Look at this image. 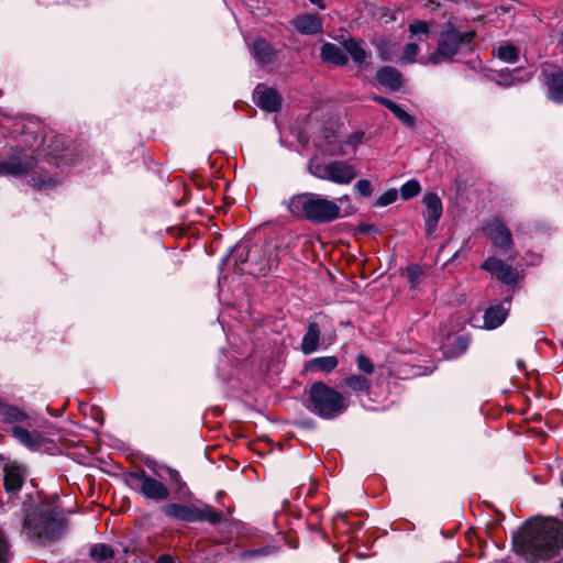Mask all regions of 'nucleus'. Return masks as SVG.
Masks as SVG:
<instances>
[{
  "label": "nucleus",
  "mask_w": 563,
  "mask_h": 563,
  "mask_svg": "<svg viewBox=\"0 0 563 563\" xmlns=\"http://www.w3.org/2000/svg\"><path fill=\"white\" fill-rule=\"evenodd\" d=\"M514 547L528 563L550 560L563 548V522L555 519L528 522L514 539Z\"/></svg>",
  "instance_id": "1"
},
{
  "label": "nucleus",
  "mask_w": 563,
  "mask_h": 563,
  "mask_svg": "<svg viewBox=\"0 0 563 563\" xmlns=\"http://www.w3.org/2000/svg\"><path fill=\"white\" fill-rule=\"evenodd\" d=\"M288 210L295 217L314 223H328L341 217V208L335 200L311 192L291 197L288 202Z\"/></svg>",
  "instance_id": "2"
},
{
  "label": "nucleus",
  "mask_w": 563,
  "mask_h": 563,
  "mask_svg": "<svg viewBox=\"0 0 563 563\" xmlns=\"http://www.w3.org/2000/svg\"><path fill=\"white\" fill-rule=\"evenodd\" d=\"M474 32H460L449 24L438 40L437 48L426 58H421V64H442L451 60L455 55L466 54L472 51Z\"/></svg>",
  "instance_id": "3"
},
{
  "label": "nucleus",
  "mask_w": 563,
  "mask_h": 563,
  "mask_svg": "<svg viewBox=\"0 0 563 563\" xmlns=\"http://www.w3.org/2000/svg\"><path fill=\"white\" fill-rule=\"evenodd\" d=\"M308 398L309 402L307 408L309 411L322 419H334L342 415L347 408L345 397L322 382H317L311 385Z\"/></svg>",
  "instance_id": "4"
},
{
  "label": "nucleus",
  "mask_w": 563,
  "mask_h": 563,
  "mask_svg": "<svg viewBox=\"0 0 563 563\" xmlns=\"http://www.w3.org/2000/svg\"><path fill=\"white\" fill-rule=\"evenodd\" d=\"M308 170L319 179L329 180L338 185H349L357 176L355 166L345 161L321 163L319 161L311 159L308 165Z\"/></svg>",
  "instance_id": "5"
},
{
  "label": "nucleus",
  "mask_w": 563,
  "mask_h": 563,
  "mask_svg": "<svg viewBox=\"0 0 563 563\" xmlns=\"http://www.w3.org/2000/svg\"><path fill=\"white\" fill-rule=\"evenodd\" d=\"M62 529V521L52 512L34 511L27 515L24 521V530L29 538L40 541L57 538Z\"/></svg>",
  "instance_id": "6"
},
{
  "label": "nucleus",
  "mask_w": 563,
  "mask_h": 563,
  "mask_svg": "<svg viewBox=\"0 0 563 563\" xmlns=\"http://www.w3.org/2000/svg\"><path fill=\"white\" fill-rule=\"evenodd\" d=\"M162 510L167 517L179 519L186 522L206 520L211 525H218L223 519L220 512L208 505L196 507L180 504H167L162 508Z\"/></svg>",
  "instance_id": "7"
},
{
  "label": "nucleus",
  "mask_w": 563,
  "mask_h": 563,
  "mask_svg": "<svg viewBox=\"0 0 563 563\" xmlns=\"http://www.w3.org/2000/svg\"><path fill=\"white\" fill-rule=\"evenodd\" d=\"M131 478L135 481L139 493L147 499L163 501L169 497L167 486L163 482L150 476L145 471L132 473Z\"/></svg>",
  "instance_id": "8"
},
{
  "label": "nucleus",
  "mask_w": 563,
  "mask_h": 563,
  "mask_svg": "<svg viewBox=\"0 0 563 563\" xmlns=\"http://www.w3.org/2000/svg\"><path fill=\"white\" fill-rule=\"evenodd\" d=\"M422 202L426 207L423 211L424 228L427 235L431 236L443 213V205L440 197L434 192H428L423 196Z\"/></svg>",
  "instance_id": "9"
},
{
  "label": "nucleus",
  "mask_w": 563,
  "mask_h": 563,
  "mask_svg": "<svg viewBox=\"0 0 563 563\" xmlns=\"http://www.w3.org/2000/svg\"><path fill=\"white\" fill-rule=\"evenodd\" d=\"M290 24L296 32L303 35H316L323 30L322 19L316 13L298 14L290 21Z\"/></svg>",
  "instance_id": "10"
},
{
  "label": "nucleus",
  "mask_w": 563,
  "mask_h": 563,
  "mask_svg": "<svg viewBox=\"0 0 563 563\" xmlns=\"http://www.w3.org/2000/svg\"><path fill=\"white\" fill-rule=\"evenodd\" d=\"M482 268L490 272L505 284H515L518 280V272L501 260L489 257L483 263Z\"/></svg>",
  "instance_id": "11"
},
{
  "label": "nucleus",
  "mask_w": 563,
  "mask_h": 563,
  "mask_svg": "<svg viewBox=\"0 0 563 563\" xmlns=\"http://www.w3.org/2000/svg\"><path fill=\"white\" fill-rule=\"evenodd\" d=\"M486 234L493 243L503 250H508L512 245V238L509 229L499 220H492L485 227Z\"/></svg>",
  "instance_id": "12"
},
{
  "label": "nucleus",
  "mask_w": 563,
  "mask_h": 563,
  "mask_svg": "<svg viewBox=\"0 0 563 563\" xmlns=\"http://www.w3.org/2000/svg\"><path fill=\"white\" fill-rule=\"evenodd\" d=\"M36 162L32 156H12L5 162H0V176L21 175L35 166Z\"/></svg>",
  "instance_id": "13"
},
{
  "label": "nucleus",
  "mask_w": 563,
  "mask_h": 563,
  "mask_svg": "<svg viewBox=\"0 0 563 563\" xmlns=\"http://www.w3.org/2000/svg\"><path fill=\"white\" fill-rule=\"evenodd\" d=\"M510 299L507 298L504 302L495 305L486 309L484 313V325L486 329L493 330L501 325L509 312Z\"/></svg>",
  "instance_id": "14"
},
{
  "label": "nucleus",
  "mask_w": 563,
  "mask_h": 563,
  "mask_svg": "<svg viewBox=\"0 0 563 563\" xmlns=\"http://www.w3.org/2000/svg\"><path fill=\"white\" fill-rule=\"evenodd\" d=\"M376 80L379 85L391 91H398L402 88L404 78L401 73L391 66H385L377 70Z\"/></svg>",
  "instance_id": "15"
},
{
  "label": "nucleus",
  "mask_w": 563,
  "mask_h": 563,
  "mask_svg": "<svg viewBox=\"0 0 563 563\" xmlns=\"http://www.w3.org/2000/svg\"><path fill=\"white\" fill-rule=\"evenodd\" d=\"M12 431L14 438L29 450L37 451L46 444V438L37 431L30 432L23 427H14Z\"/></svg>",
  "instance_id": "16"
},
{
  "label": "nucleus",
  "mask_w": 563,
  "mask_h": 563,
  "mask_svg": "<svg viewBox=\"0 0 563 563\" xmlns=\"http://www.w3.org/2000/svg\"><path fill=\"white\" fill-rule=\"evenodd\" d=\"M251 53L256 63L260 65L273 63L277 57V52L267 41L263 38H257L254 41Z\"/></svg>",
  "instance_id": "17"
},
{
  "label": "nucleus",
  "mask_w": 563,
  "mask_h": 563,
  "mask_svg": "<svg viewBox=\"0 0 563 563\" xmlns=\"http://www.w3.org/2000/svg\"><path fill=\"white\" fill-rule=\"evenodd\" d=\"M24 475V470L21 466L8 465L4 471L5 490L9 493L19 490L22 487Z\"/></svg>",
  "instance_id": "18"
},
{
  "label": "nucleus",
  "mask_w": 563,
  "mask_h": 563,
  "mask_svg": "<svg viewBox=\"0 0 563 563\" xmlns=\"http://www.w3.org/2000/svg\"><path fill=\"white\" fill-rule=\"evenodd\" d=\"M255 95L257 98V104L262 109L275 112L280 107V100L278 97V93L273 89H261V87H257L255 90Z\"/></svg>",
  "instance_id": "19"
},
{
  "label": "nucleus",
  "mask_w": 563,
  "mask_h": 563,
  "mask_svg": "<svg viewBox=\"0 0 563 563\" xmlns=\"http://www.w3.org/2000/svg\"><path fill=\"white\" fill-rule=\"evenodd\" d=\"M320 327L316 322H310L307 329L306 334L302 338L301 341V352L305 355L312 354L316 352L319 347V341H320Z\"/></svg>",
  "instance_id": "20"
},
{
  "label": "nucleus",
  "mask_w": 563,
  "mask_h": 563,
  "mask_svg": "<svg viewBox=\"0 0 563 563\" xmlns=\"http://www.w3.org/2000/svg\"><path fill=\"white\" fill-rule=\"evenodd\" d=\"M373 99L376 102L388 108L393 112V114L405 125H407L409 128L415 126V123H416L415 117L409 114L407 111H405L399 104L395 103L394 101H391L385 97H380V96H375V97H373Z\"/></svg>",
  "instance_id": "21"
},
{
  "label": "nucleus",
  "mask_w": 563,
  "mask_h": 563,
  "mask_svg": "<svg viewBox=\"0 0 563 563\" xmlns=\"http://www.w3.org/2000/svg\"><path fill=\"white\" fill-rule=\"evenodd\" d=\"M545 82L548 86L549 98L558 103L563 102V71L558 70L547 75Z\"/></svg>",
  "instance_id": "22"
},
{
  "label": "nucleus",
  "mask_w": 563,
  "mask_h": 563,
  "mask_svg": "<svg viewBox=\"0 0 563 563\" xmlns=\"http://www.w3.org/2000/svg\"><path fill=\"white\" fill-rule=\"evenodd\" d=\"M339 361L336 356H321L307 362L305 365L306 372L316 373L323 372L330 373L338 367Z\"/></svg>",
  "instance_id": "23"
},
{
  "label": "nucleus",
  "mask_w": 563,
  "mask_h": 563,
  "mask_svg": "<svg viewBox=\"0 0 563 563\" xmlns=\"http://www.w3.org/2000/svg\"><path fill=\"white\" fill-rule=\"evenodd\" d=\"M320 54L323 60L338 66H343L347 62V57L344 54V51L340 46L332 43L323 44Z\"/></svg>",
  "instance_id": "24"
},
{
  "label": "nucleus",
  "mask_w": 563,
  "mask_h": 563,
  "mask_svg": "<svg viewBox=\"0 0 563 563\" xmlns=\"http://www.w3.org/2000/svg\"><path fill=\"white\" fill-rule=\"evenodd\" d=\"M344 49L356 64H362L368 57L366 51L353 38L344 42Z\"/></svg>",
  "instance_id": "25"
},
{
  "label": "nucleus",
  "mask_w": 563,
  "mask_h": 563,
  "mask_svg": "<svg viewBox=\"0 0 563 563\" xmlns=\"http://www.w3.org/2000/svg\"><path fill=\"white\" fill-rule=\"evenodd\" d=\"M344 384L353 391H368L371 380L363 375H350L344 379Z\"/></svg>",
  "instance_id": "26"
},
{
  "label": "nucleus",
  "mask_w": 563,
  "mask_h": 563,
  "mask_svg": "<svg viewBox=\"0 0 563 563\" xmlns=\"http://www.w3.org/2000/svg\"><path fill=\"white\" fill-rule=\"evenodd\" d=\"M495 55L506 63H515L518 59L519 52L516 46L505 44L495 49Z\"/></svg>",
  "instance_id": "27"
},
{
  "label": "nucleus",
  "mask_w": 563,
  "mask_h": 563,
  "mask_svg": "<svg viewBox=\"0 0 563 563\" xmlns=\"http://www.w3.org/2000/svg\"><path fill=\"white\" fill-rule=\"evenodd\" d=\"M90 556L96 562H102L104 560L111 559L114 556V550L104 543L95 544L89 552Z\"/></svg>",
  "instance_id": "28"
},
{
  "label": "nucleus",
  "mask_w": 563,
  "mask_h": 563,
  "mask_svg": "<svg viewBox=\"0 0 563 563\" xmlns=\"http://www.w3.org/2000/svg\"><path fill=\"white\" fill-rule=\"evenodd\" d=\"M408 31L411 36L428 35L430 32V24L427 21L416 20L409 24ZM418 41H422V38L418 37Z\"/></svg>",
  "instance_id": "29"
},
{
  "label": "nucleus",
  "mask_w": 563,
  "mask_h": 563,
  "mask_svg": "<svg viewBox=\"0 0 563 563\" xmlns=\"http://www.w3.org/2000/svg\"><path fill=\"white\" fill-rule=\"evenodd\" d=\"M421 190L420 184L418 180L411 179L405 183L400 188V196L402 199L407 200L415 196H417Z\"/></svg>",
  "instance_id": "30"
},
{
  "label": "nucleus",
  "mask_w": 563,
  "mask_h": 563,
  "mask_svg": "<svg viewBox=\"0 0 563 563\" xmlns=\"http://www.w3.org/2000/svg\"><path fill=\"white\" fill-rule=\"evenodd\" d=\"M419 53V46L417 43H408L402 51V59L408 64L417 62L416 57Z\"/></svg>",
  "instance_id": "31"
},
{
  "label": "nucleus",
  "mask_w": 563,
  "mask_h": 563,
  "mask_svg": "<svg viewBox=\"0 0 563 563\" xmlns=\"http://www.w3.org/2000/svg\"><path fill=\"white\" fill-rule=\"evenodd\" d=\"M356 364H357V368L361 372H363L365 374L374 373V368H375L374 364L372 363V361L367 356H365L363 354L357 355Z\"/></svg>",
  "instance_id": "32"
},
{
  "label": "nucleus",
  "mask_w": 563,
  "mask_h": 563,
  "mask_svg": "<svg viewBox=\"0 0 563 563\" xmlns=\"http://www.w3.org/2000/svg\"><path fill=\"white\" fill-rule=\"evenodd\" d=\"M397 196H398L397 190H395V189L387 190L386 192H384L383 195H380L378 197L376 205L379 207L388 206L397 199Z\"/></svg>",
  "instance_id": "33"
},
{
  "label": "nucleus",
  "mask_w": 563,
  "mask_h": 563,
  "mask_svg": "<svg viewBox=\"0 0 563 563\" xmlns=\"http://www.w3.org/2000/svg\"><path fill=\"white\" fill-rule=\"evenodd\" d=\"M9 556V544L3 532L0 530V563H8Z\"/></svg>",
  "instance_id": "34"
},
{
  "label": "nucleus",
  "mask_w": 563,
  "mask_h": 563,
  "mask_svg": "<svg viewBox=\"0 0 563 563\" xmlns=\"http://www.w3.org/2000/svg\"><path fill=\"white\" fill-rule=\"evenodd\" d=\"M355 189L363 197H368L372 195V184L367 179H361L355 184Z\"/></svg>",
  "instance_id": "35"
},
{
  "label": "nucleus",
  "mask_w": 563,
  "mask_h": 563,
  "mask_svg": "<svg viewBox=\"0 0 563 563\" xmlns=\"http://www.w3.org/2000/svg\"><path fill=\"white\" fill-rule=\"evenodd\" d=\"M407 276H408V279H409V283L411 284V286L416 287L420 283L421 271L419 267H416V266L410 267L407 271Z\"/></svg>",
  "instance_id": "36"
},
{
  "label": "nucleus",
  "mask_w": 563,
  "mask_h": 563,
  "mask_svg": "<svg viewBox=\"0 0 563 563\" xmlns=\"http://www.w3.org/2000/svg\"><path fill=\"white\" fill-rule=\"evenodd\" d=\"M166 471H167V474H168V478L169 481L177 485L179 489H181V487L185 485L183 482H181V477H180V474L178 471L172 468V467H166Z\"/></svg>",
  "instance_id": "37"
},
{
  "label": "nucleus",
  "mask_w": 563,
  "mask_h": 563,
  "mask_svg": "<svg viewBox=\"0 0 563 563\" xmlns=\"http://www.w3.org/2000/svg\"><path fill=\"white\" fill-rule=\"evenodd\" d=\"M266 553H268V549L263 548V549H258V550L246 551L244 553V556L245 558H252V556H255V555H263V554H266Z\"/></svg>",
  "instance_id": "38"
},
{
  "label": "nucleus",
  "mask_w": 563,
  "mask_h": 563,
  "mask_svg": "<svg viewBox=\"0 0 563 563\" xmlns=\"http://www.w3.org/2000/svg\"><path fill=\"white\" fill-rule=\"evenodd\" d=\"M156 563H175L173 558L169 555H162L158 558Z\"/></svg>",
  "instance_id": "39"
},
{
  "label": "nucleus",
  "mask_w": 563,
  "mask_h": 563,
  "mask_svg": "<svg viewBox=\"0 0 563 563\" xmlns=\"http://www.w3.org/2000/svg\"><path fill=\"white\" fill-rule=\"evenodd\" d=\"M350 142H351L353 145H356V144L361 143V142H362V134H360V135H354V136L351 139V141H350Z\"/></svg>",
  "instance_id": "40"
},
{
  "label": "nucleus",
  "mask_w": 563,
  "mask_h": 563,
  "mask_svg": "<svg viewBox=\"0 0 563 563\" xmlns=\"http://www.w3.org/2000/svg\"><path fill=\"white\" fill-rule=\"evenodd\" d=\"M311 3L316 4L320 9H324L325 4L322 2V0H309Z\"/></svg>",
  "instance_id": "41"
},
{
  "label": "nucleus",
  "mask_w": 563,
  "mask_h": 563,
  "mask_svg": "<svg viewBox=\"0 0 563 563\" xmlns=\"http://www.w3.org/2000/svg\"><path fill=\"white\" fill-rule=\"evenodd\" d=\"M382 58H383V59H389L390 57H389V56H387V55H385V54H382Z\"/></svg>",
  "instance_id": "42"
},
{
  "label": "nucleus",
  "mask_w": 563,
  "mask_h": 563,
  "mask_svg": "<svg viewBox=\"0 0 563 563\" xmlns=\"http://www.w3.org/2000/svg\"><path fill=\"white\" fill-rule=\"evenodd\" d=\"M518 366H523V362L522 361H518Z\"/></svg>",
  "instance_id": "43"
}]
</instances>
